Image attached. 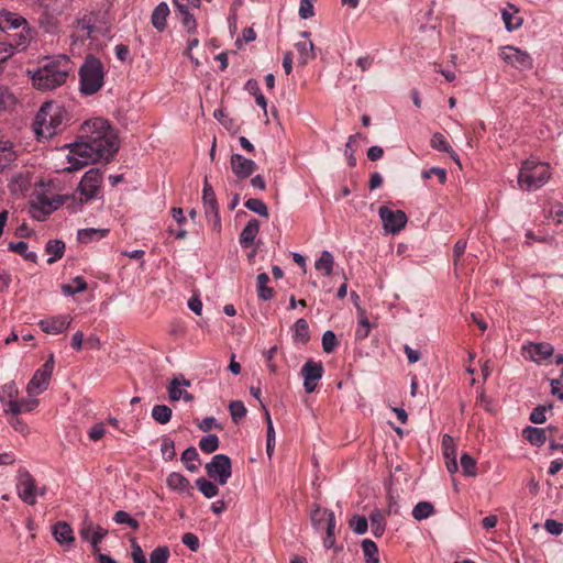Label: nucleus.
<instances>
[{
	"mask_svg": "<svg viewBox=\"0 0 563 563\" xmlns=\"http://www.w3.org/2000/svg\"><path fill=\"white\" fill-rule=\"evenodd\" d=\"M68 120V113L63 106L45 102L35 117L33 131L37 139L48 140L64 131Z\"/></svg>",
	"mask_w": 563,
	"mask_h": 563,
	"instance_id": "nucleus-2",
	"label": "nucleus"
},
{
	"mask_svg": "<svg viewBox=\"0 0 563 563\" xmlns=\"http://www.w3.org/2000/svg\"><path fill=\"white\" fill-rule=\"evenodd\" d=\"M202 200H203V206L218 203L214 190H213L212 186L208 183L207 178L205 179V183H203Z\"/></svg>",
	"mask_w": 563,
	"mask_h": 563,
	"instance_id": "nucleus-64",
	"label": "nucleus"
},
{
	"mask_svg": "<svg viewBox=\"0 0 563 563\" xmlns=\"http://www.w3.org/2000/svg\"><path fill=\"white\" fill-rule=\"evenodd\" d=\"M197 461H199V454L195 446H189L183 452L181 462L189 472L195 473L198 471V465L195 464Z\"/></svg>",
	"mask_w": 563,
	"mask_h": 563,
	"instance_id": "nucleus-37",
	"label": "nucleus"
},
{
	"mask_svg": "<svg viewBox=\"0 0 563 563\" xmlns=\"http://www.w3.org/2000/svg\"><path fill=\"white\" fill-rule=\"evenodd\" d=\"M86 289H87V283L80 276L75 277L73 279L71 284L64 285L62 287L63 292L65 295H68V296H71V295H75V294H78V292H82Z\"/></svg>",
	"mask_w": 563,
	"mask_h": 563,
	"instance_id": "nucleus-50",
	"label": "nucleus"
},
{
	"mask_svg": "<svg viewBox=\"0 0 563 563\" xmlns=\"http://www.w3.org/2000/svg\"><path fill=\"white\" fill-rule=\"evenodd\" d=\"M32 40V30L29 25H24L21 27L19 32L14 31L12 33H8L5 38L2 40L3 43H9L12 47V55L16 51H23L27 47Z\"/></svg>",
	"mask_w": 563,
	"mask_h": 563,
	"instance_id": "nucleus-16",
	"label": "nucleus"
},
{
	"mask_svg": "<svg viewBox=\"0 0 563 563\" xmlns=\"http://www.w3.org/2000/svg\"><path fill=\"white\" fill-rule=\"evenodd\" d=\"M338 345V340L333 331L328 330L322 335V347L325 353H331Z\"/></svg>",
	"mask_w": 563,
	"mask_h": 563,
	"instance_id": "nucleus-59",
	"label": "nucleus"
},
{
	"mask_svg": "<svg viewBox=\"0 0 563 563\" xmlns=\"http://www.w3.org/2000/svg\"><path fill=\"white\" fill-rule=\"evenodd\" d=\"M372 532L375 537H382L385 531V523L379 511H374L369 516Z\"/></svg>",
	"mask_w": 563,
	"mask_h": 563,
	"instance_id": "nucleus-53",
	"label": "nucleus"
},
{
	"mask_svg": "<svg viewBox=\"0 0 563 563\" xmlns=\"http://www.w3.org/2000/svg\"><path fill=\"white\" fill-rule=\"evenodd\" d=\"M119 150V141L108 121L95 118L81 126L79 141L69 145V166L64 170L76 172L90 163L109 161Z\"/></svg>",
	"mask_w": 563,
	"mask_h": 563,
	"instance_id": "nucleus-1",
	"label": "nucleus"
},
{
	"mask_svg": "<svg viewBox=\"0 0 563 563\" xmlns=\"http://www.w3.org/2000/svg\"><path fill=\"white\" fill-rule=\"evenodd\" d=\"M310 519L313 528L317 531L328 529V527H335V517L333 511L316 506L310 514Z\"/></svg>",
	"mask_w": 563,
	"mask_h": 563,
	"instance_id": "nucleus-20",
	"label": "nucleus"
},
{
	"mask_svg": "<svg viewBox=\"0 0 563 563\" xmlns=\"http://www.w3.org/2000/svg\"><path fill=\"white\" fill-rule=\"evenodd\" d=\"M550 166L543 162L527 159L518 174V185L522 190H538L550 179Z\"/></svg>",
	"mask_w": 563,
	"mask_h": 563,
	"instance_id": "nucleus-5",
	"label": "nucleus"
},
{
	"mask_svg": "<svg viewBox=\"0 0 563 563\" xmlns=\"http://www.w3.org/2000/svg\"><path fill=\"white\" fill-rule=\"evenodd\" d=\"M262 408L265 412V420L267 422V432H266V452L268 456H272L274 446H275V430L273 427L271 413L265 405H262Z\"/></svg>",
	"mask_w": 563,
	"mask_h": 563,
	"instance_id": "nucleus-38",
	"label": "nucleus"
},
{
	"mask_svg": "<svg viewBox=\"0 0 563 563\" xmlns=\"http://www.w3.org/2000/svg\"><path fill=\"white\" fill-rule=\"evenodd\" d=\"M169 549L166 545L157 547L150 554V563H166L169 558Z\"/></svg>",
	"mask_w": 563,
	"mask_h": 563,
	"instance_id": "nucleus-58",
	"label": "nucleus"
},
{
	"mask_svg": "<svg viewBox=\"0 0 563 563\" xmlns=\"http://www.w3.org/2000/svg\"><path fill=\"white\" fill-rule=\"evenodd\" d=\"M18 387L14 382H9L0 386V402L4 406V412L11 413L12 404L18 402Z\"/></svg>",
	"mask_w": 563,
	"mask_h": 563,
	"instance_id": "nucleus-24",
	"label": "nucleus"
},
{
	"mask_svg": "<svg viewBox=\"0 0 563 563\" xmlns=\"http://www.w3.org/2000/svg\"><path fill=\"white\" fill-rule=\"evenodd\" d=\"M54 355L51 354L46 362L35 371L33 377L27 383L26 391L29 396H36L47 389L54 371Z\"/></svg>",
	"mask_w": 563,
	"mask_h": 563,
	"instance_id": "nucleus-7",
	"label": "nucleus"
},
{
	"mask_svg": "<svg viewBox=\"0 0 563 563\" xmlns=\"http://www.w3.org/2000/svg\"><path fill=\"white\" fill-rule=\"evenodd\" d=\"M522 434L527 441L536 446H541L547 441L545 429L527 427L523 429Z\"/></svg>",
	"mask_w": 563,
	"mask_h": 563,
	"instance_id": "nucleus-31",
	"label": "nucleus"
},
{
	"mask_svg": "<svg viewBox=\"0 0 563 563\" xmlns=\"http://www.w3.org/2000/svg\"><path fill=\"white\" fill-rule=\"evenodd\" d=\"M269 282V276L266 273H261L257 275L256 285H257V294L262 300H269L274 296V290L267 287Z\"/></svg>",
	"mask_w": 563,
	"mask_h": 563,
	"instance_id": "nucleus-36",
	"label": "nucleus"
},
{
	"mask_svg": "<svg viewBox=\"0 0 563 563\" xmlns=\"http://www.w3.org/2000/svg\"><path fill=\"white\" fill-rule=\"evenodd\" d=\"M260 231V222L256 219L250 220L246 225L243 228L240 234V244L242 247H250L258 234Z\"/></svg>",
	"mask_w": 563,
	"mask_h": 563,
	"instance_id": "nucleus-26",
	"label": "nucleus"
},
{
	"mask_svg": "<svg viewBox=\"0 0 563 563\" xmlns=\"http://www.w3.org/2000/svg\"><path fill=\"white\" fill-rule=\"evenodd\" d=\"M443 455L445 459L446 468L450 473H455L459 470L456 462V446L451 435L444 434L442 439Z\"/></svg>",
	"mask_w": 563,
	"mask_h": 563,
	"instance_id": "nucleus-22",
	"label": "nucleus"
},
{
	"mask_svg": "<svg viewBox=\"0 0 563 563\" xmlns=\"http://www.w3.org/2000/svg\"><path fill=\"white\" fill-rule=\"evenodd\" d=\"M323 372L324 369L321 362L308 360L303 364L301 368V376L303 378V388L306 393L310 394L316 390L318 382L323 376Z\"/></svg>",
	"mask_w": 563,
	"mask_h": 563,
	"instance_id": "nucleus-14",
	"label": "nucleus"
},
{
	"mask_svg": "<svg viewBox=\"0 0 563 563\" xmlns=\"http://www.w3.org/2000/svg\"><path fill=\"white\" fill-rule=\"evenodd\" d=\"M207 474L220 485L228 483L232 474L231 460L225 454H216L206 465Z\"/></svg>",
	"mask_w": 563,
	"mask_h": 563,
	"instance_id": "nucleus-8",
	"label": "nucleus"
},
{
	"mask_svg": "<svg viewBox=\"0 0 563 563\" xmlns=\"http://www.w3.org/2000/svg\"><path fill=\"white\" fill-rule=\"evenodd\" d=\"M109 233L108 229H81L77 233V239L81 243H90L106 238Z\"/></svg>",
	"mask_w": 563,
	"mask_h": 563,
	"instance_id": "nucleus-30",
	"label": "nucleus"
},
{
	"mask_svg": "<svg viewBox=\"0 0 563 563\" xmlns=\"http://www.w3.org/2000/svg\"><path fill=\"white\" fill-rule=\"evenodd\" d=\"M103 78L102 63L93 56H88L79 69L80 91L86 96L96 93L102 88Z\"/></svg>",
	"mask_w": 563,
	"mask_h": 563,
	"instance_id": "nucleus-6",
	"label": "nucleus"
},
{
	"mask_svg": "<svg viewBox=\"0 0 563 563\" xmlns=\"http://www.w3.org/2000/svg\"><path fill=\"white\" fill-rule=\"evenodd\" d=\"M26 24V20L16 13L9 11L0 12V30L5 32L7 35L8 33H12Z\"/></svg>",
	"mask_w": 563,
	"mask_h": 563,
	"instance_id": "nucleus-21",
	"label": "nucleus"
},
{
	"mask_svg": "<svg viewBox=\"0 0 563 563\" xmlns=\"http://www.w3.org/2000/svg\"><path fill=\"white\" fill-rule=\"evenodd\" d=\"M113 520L118 525H126L133 530L139 529V522L134 518H132L126 511L119 510L114 514Z\"/></svg>",
	"mask_w": 563,
	"mask_h": 563,
	"instance_id": "nucleus-56",
	"label": "nucleus"
},
{
	"mask_svg": "<svg viewBox=\"0 0 563 563\" xmlns=\"http://www.w3.org/2000/svg\"><path fill=\"white\" fill-rule=\"evenodd\" d=\"M103 174L99 168L87 170L73 196L74 205L69 206L73 212L81 210L85 203L102 198Z\"/></svg>",
	"mask_w": 563,
	"mask_h": 563,
	"instance_id": "nucleus-4",
	"label": "nucleus"
},
{
	"mask_svg": "<svg viewBox=\"0 0 563 563\" xmlns=\"http://www.w3.org/2000/svg\"><path fill=\"white\" fill-rule=\"evenodd\" d=\"M15 159V153L12 144L0 141V172Z\"/></svg>",
	"mask_w": 563,
	"mask_h": 563,
	"instance_id": "nucleus-41",
	"label": "nucleus"
},
{
	"mask_svg": "<svg viewBox=\"0 0 563 563\" xmlns=\"http://www.w3.org/2000/svg\"><path fill=\"white\" fill-rule=\"evenodd\" d=\"M371 330L368 318L364 310L358 309V322L355 330V336L357 340H364L368 336Z\"/></svg>",
	"mask_w": 563,
	"mask_h": 563,
	"instance_id": "nucleus-42",
	"label": "nucleus"
},
{
	"mask_svg": "<svg viewBox=\"0 0 563 563\" xmlns=\"http://www.w3.org/2000/svg\"><path fill=\"white\" fill-rule=\"evenodd\" d=\"M229 411L232 420L238 423L246 415V408L241 400H233L229 404Z\"/></svg>",
	"mask_w": 563,
	"mask_h": 563,
	"instance_id": "nucleus-55",
	"label": "nucleus"
},
{
	"mask_svg": "<svg viewBox=\"0 0 563 563\" xmlns=\"http://www.w3.org/2000/svg\"><path fill=\"white\" fill-rule=\"evenodd\" d=\"M230 164L232 172L240 179L250 177L256 169V164L254 161L249 159L240 154H232Z\"/></svg>",
	"mask_w": 563,
	"mask_h": 563,
	"instance_id": "nucleus-18",
	"label": "nucleus"
},
{
	"mask_svg": "<svg viewBox=\"0 0 563 563\" xmlns=\"http://www.w3.org/2000/svg\"><path fill=\"white\" fill-rule=\"evenodd\" d=\"M53 536L59 544H71L75 540L73 529L66 522H58L53 528Z\"/></svg>",
	"mask_w": 563,
	"mask_h": 563,
	"instance_id": "nucleus-28",
	"label": "nucleus"
},
{
	"mask_svg": "<svg viewBox=\"0 0 563 563\" xmlns=\"http://www.w3.org/2000/svg\"><path fill=\"white\" fill-rule=\"evenodd\" d=\"M152 418L161 424L169 422L172 409L166 405H155L152 409Z\"/></svg>",
	"mask_w": 563,
	"mask_h": 563,
	"instance_id": "nucleus-44",
	"label": "nucleus"
},
{
	"mask_svg": "<svg viewBox=\"0 0 563 563\" xmlns=\"http://www.w3.org/2000/svg\"><path fill=\"white\" fill-rule=\"evenodd\" d=\"M71 323V318L67 314L47 317L38 321L41 330L47 334H59L65 332Z\"/></svg>",
	"mask_w": 563,
	"mask_h": 563,
	"instance_id": "nucleus-15",
	"label": "nucleus"
},
{
	"mask_svg": "<svg viewBox=\"0 0 563 563\" xmlns=\"http://www.w3.org/2000/svg\"><path fill=\"white\" fill-rule=\"evenodd\" d=\"M70 70V60L60 56L56 62H48L38 68L33 77V85L41 90H52L66 82Z\"/></svg>",
	"mask_w": 563,
	"mask_h": 563,
	"instance_id": "nucleus-3",
	"label": "nucleus"
},
{
	"mask_svg": "<svg viewBox=\"0 0 563 563\" xmlns=\"http://www.w3.org/2000/svg\"><path fill=\"white\" fill-rule=\"evenodd\" d=\"M205 207V213L209 221V223L212 225V229L214 231H219L221 228V220L219 216V206L218 203L207 205Z\"/></svg>",
	"mask_w": 563,
	"mask_h": 563,
	"instance_id": "nucleus-48",
	"label": "nucleus"
},
{
	"mask_svg": "<svg viewBox=\"0 0 563 563\" xmlns=\"http://www.w3.org/2000/svg\"><path fill=\"white\" fill-rule=\"evenodd\" d=\"M108 531L100 527L99 525L93 523L88 517L84 519L79 529L80 538L90 543L92 551L95 553L100 552L99 543L107 536Z\"/></svg>",
	"mask_w": 563,
	"mask_h": 563,
	"instance_id": "nucleus-12",
	"label": "nucleus"
},
{
	"mask_svg": "<svg viewBox=\"0 0 563 563\" xmlns=\"http://www.w3.org/2000/svg\"><path fill=\"white\" fill-rule=\"evenodd\" d=\"M15 104V98L8 87L0 86V111H4Z\"/></svg>",
	"mask_w": 563,
	"mask_h": 563,
	"instance_id": "nucleus-57",
	"label": "nucleus"
},
{
	"mask_svg": "<svg viewBox=\"0 0 563 563\" xmlns=\"http://www.w3.org/2000/svg\"><path fill=\"white\" fill-rule=\"evenodd\" d=\"M296 49L300 54L301 63L306 64L309 59L314 57L313 43L311 41H303L296 43Z\"/></svg>",
	"mask_w": 563,
	"mask_h": 563,
	"instance_id": "nucleus-52",
	"label": "nucleus"
},
{
	"mask_svg": "<svg viewBox=\"0 0 563 563\" xmlns=\"http://www.w3.org/2000/svg\"><path fill=\"white\" fill-rule=\"evenodd\" d=\"M244 206L246 209H249L262 217H265V218L268 217V209H267L266 205L261 199L250 198L249 200L245 201Z\"/></svg>",
	"mask_w": 563,
	"mask_h": 563,
	"instance_id": "nucleus-54",
	"label": "nucleus"
},
{
	"mask_svg": "<svg viewBox=\"0 0 563 563\" xmlns=\"http://www.w3.org/2000/svg\"><path fill=\"white\" fill-rule=\"evenodd\" d=\"M196 486L200 490V493L207 498H212L217 496L219 493L218 486L203 477H200L196 481Z\"/></svg>",
	"mask_w": 563,
	"mask_h": 563,
	"instance_id": "nucleus-46",
	"label": "nucleus"
},
{
	"mask_svg": "<svg viewBox=\"0 0 563 563\" xmlns=\"http://www.w3.org/2000/svg\"><path fill=\"white\" fill-rule=\"evenodd\" d=\"M334 257L329 251L321 252L320 257L314 263V268L330 276L333 272Z\"/></svg>",
	"mask_w": 563,
	"mask_h": 563,
	"instance_id": "nucleus-33",
	"label": "nucleus"
},
{
	"mask_svg": "<svg viewBox=\"0 0 563 563\" xmlns=\"http://www.w3.org/2000/svg\"><path fill=\"white\" fill-rule=\"evenodd\" d=\"M45 251L49 255L47 263L53 264L63 257L65 252V243L60 240H49L46 244Z\"/></svg>",
	"mask_w": 563,
	"mask_h": 563,
	"instance_id": "nucleus-32",
	"label": "nucleus"
},
{
	"mask_svg": "<svg viewBox=\"0 0 563 563\" xmlns=\"http://www.w3.org/2000/svg\"><path fill=\"white\" fill-rule=\"evenodd\" d=\"M16 490L19 497L29 505L36 503V495H44L45 493L44 489H36L34 478L25 470L19 471Z\"/></svg>",
	"mask_w": 563,
	"mask_h": 563,
	"instance_id": "nucleus-9",
	"label": "nucleus"
},
{
	"mask_svg": "<svg viewBox=\"0 0 563 563\" xmlns=\"http://www.w3.org/2000/svg\"><path fill=\"white\" fill-rule=\"evenodd\" d=\"M29 399L18 400V402L12 404V411L13 415H19L21 412H29L35 409L38 405V400L34 398V396H30Z\"/></svg>",
	"mask_w": 563,
	"mask_h": 563,
	"instance_id": "nucleus-43",
	"label": "nucleus"
},
{
	"mask_svg": "<svg viewBox=\"0 0 563 563\" xmlns=\"http://www.w3.org/2000/svg\"><path fill=\"white\" fill-rule=\"evenodd\" d=\"M8 247L11 252L23 256L27 261L35 262L37 258L36 253L27 251V244L23 241L10 242Z\"/></svg>",
	"mask_w": 563,
	"mask_h": 563,
	"instance_id": "nucleus-45",
	"label": "nucleus"
},
{
	"mask_svg": "<svg viewBox=\"0 0 563 563\" xmlns=\"http://www.w3.org/2000/svg\"><path fill=\"white\" fill-rule=\"evenodd\" d=\"M246 88L249 89V91L255 97V102L264 110V112L266 113V108H267V101H266V98L265 96L262 93L260 87H258V84L256 80L254 79H250L247 82H246Z\"/></svg>",
	"mask_w": 563,
	"mask_h": 563,
	"instance_id": "nucleus-49",
	"label": "nucleus"
},
{
	"mask_svg": "<svg viewBox=\"0 0 563 563\" xmlns=\"http://www.w3.org/2000/svg\"><path fill=\"white\" fill-rule=\"evenodd\" d=\"M309 339L310 334L308 322L300 318L294 324V340L298 343L305 344Z\"/></svg>",
	"mask_w": 563,
	"mask_h": 563,
	"instance_id": "nucleus-35",
	"label": "nucleus"
},
{
	"mask_svg": "<svg viewBox=\"0 0 563 563\" xmlns=\"http://www.w3.org/2000/svg\"><path fill=\"white\" fill-rule=\"evenodd\" d=\"M161 452L166 461H172L176 455L174 441L167 438L164 439L161 444Z\"/></svg>",
	"mask_w": 563,
	"mask_h": 563,
	"instance_id": "nucleus-61",
	"label": "nucleus"
},
{
	"mask_svg": "<svg viewBox=\"0 0 563 563\" xmlns=\"http://www.w3.org/2000/svg\"><path fill=\"white\" fill-rule=\"evenodd\" d=\"M173 4L176 8V14L180 19L184 27L189 33H195L197 30V22L194 15L190 13V1L173 0Z\"/></svg>",
	"mask_w": 563,
	"mask_h": 563,
	"instance_id": "nucleus-19",
	"label": "nucleus"
},
{
	"mask_svg": "<svg viewBox=\"0 0 563 563\" xmlns=\"http://www.w3.org/2000/svg\"><path fill=\"white\" fill-rule=\"evenodd\" d=\"M430 144L432 148L438 150L440 152L450 153L451 156L454 158L455 153L443 134L439 132L434 133L431 137Z\"/></svg>",
	"mask_w": 563,
	"mask_h": 563,
	"instance_id": "nucleus-47",
	"label": "nucleus"
},
{
	"mask_svg": "<svg viewBox=\"0 0 563 563\" xmlns=\"http://www.w3.org/2000/svg\"><path fill=\"white\" fill-rule=\"evenodd\" d=\"M554 349L549 343H529L523 346V356L540 363L553 355Z\"/></svg>",
	"mask_w": 563,
	"mask_h": 563,
	"instance_id": "nucleus-17",
	"label": "nucleus"
},
{
	"mask_svg": "<svg viewBox=\"0 0 563 563\" xmlns=\"http://www.w3.org/2000/svg\"><path fill=\"white\" fill-rule=\"evenodd\" d=\"M461 466H462V471L465 475H467V476L475 475V461L467 453L462 454Z\"/></svg>",
	"mask_w": 563,
	"mask_h": 563,
	"instance_id": "nucleus-62",
	"label": "nucleus"
},
{
	"mask_svg": "<svg viewBox=\"0 0 563 563\" xmlns=\"http://www.w3.org/2000/svg\"><path fill=\"white\" fill-rule=\"evenodd\" d=\"M434 514V507L430 501H419L412 509V517L418 520H424Z\"/></svg>",
	"mask_w": 563,
	"mask_h": 563,
	"instance_id": "nucleus-40",
	"label": "nucleus"
},
{
	"mask_svg": "<svg viewBox=\"0 0 563 563\" xmlns=\"http://www.w3.org/2000/svg\"><path fill=\"white\" fill-rule=\"evenodd\" d=\"M500 57L506 64L520 70L529 69L532 67L531 56L526 51H521L515 46L501 47Z\"/></svg>",
	"mask_w": 563,
	"mask_h": 563,
	"instance_id": "nucleus-13",
	"label": "nucleus"
},
{
	"mask_svg": "<svg viewBox=\"0 0 563 563\" xmlns=\"http://www.w3.org/2000/svg\"><path fill=\"white\" fill-rule=\"evenodd\" d=\"M500 13L507 31H515L522 25L523 19L515 4L508 3L507 7L500 10Z\"/></svg>",
	"mask_w": 563,
	"mask_h": 563,
	"instance_id": "nucleus-23",
	"label": "nucleus"
},
{
	"mask_svg": "<svg viewBox=\"0 0 563 563\" xmlns=\"http://www.w3.org/2000/svg\"><path fill=\"white\" fill-rule=\"evenodd\" d=\"M199 448L205 453H213L219 448V438L217 434L202 437L199 441Z\"/></svg>",
	"mask_w": 563,
	"mask_h": 563,
	"instance_id": "nucleus-51",
	"label": "nucleus"
},
{
	"mask_svg": "<svg viewBox=\"0 0 563 563\" xmlns=\"http://www.w3.org/2000/svg\"><path fill=\"white\" fill-rule=\"evenodd\" d=\"M190 385V382L185 379L184 377H175L168 387V395L170 400L176 401L181 399V396L185 391L184 387H188Z\"/></svg>",
	"mask_w": 563,
	"mask_h": 563,
	"instance_id": "nucleus-34",
	"label": "nucleus"
},
{
	"mask_svg": "<svg viewBox=\"0 0 563 563\" xmlns=\"http://www.w3.org/2000/svg\"><path fill=\"white\" fill-rule=\"evenodd\" d=\"M31 188V178L27 174H16L9 183V189L12 195H24Z\"/></svg>",
	"mask_w": 563,
	"mask_h": 563,
	"instance_id": "nucleus-27",
	"label": "nucleus"
},
{
	"mask_svg": "<svg viewBox=\"0 0 563 563\" xmlns=\"http://www.w3.org/2000/svg\"><path fill=\"white\" fill-rule=\"evenodd\" d=\"M166 483L170 489L179 493L189 492V489L191 488L189 479L177 472L170 473L167 476Z\"/></svg>",
	"mask_w": 563,
	"mask_h": 563,
	"instance_id": "nucleus-29",
	"label": "nucleus"
},
{
	"mask_svg": "<svg viewBox=\"0 0 563 563\" xmlns=\"http://www.w3.org/2000/svg\"><path fill=\"white\" fill-rule=\"evenodd\" d=\"M378 214L385 231L391 234L400 232L408 221V218L404 211L393 210L386 206H382L379 208Z\"/></svg>",
	"mask_w": 563,
	"mask_h": 563,
	"instance_id": "nucleus-11",
	"label": "nucleus"
},
{
	"mask_svg": "<svg viewBox=\"0 0 563 563\" xmlns=\"http://www.w3.org/2000/svg\"><path fill=\"white\" fill-rule=\"evenodd\" d=\"M432 176H437L440 184H444L446 180V170L440 167H432L421 173L423 179H430Z\"/></svg>",
	"mask_w": 563,
	"mask_h": 563,
	"instance_id": "nucleus-63",
	"label": "nucleus"
},
{
	"mask_svg": "<svg viewBox=\"0 0 563 563\" xmlns=\"http://www.w3.org/2000/svg\"><path fill=\"white\" fill-rule=\"evenodd\" d=\"M351 529L356 534H364L367 531L368 522L367 519L363 516H355L350 522Z\"/></svg>",
	"mask_w": 563,
	"mask_h": 563,
	"instance_id": "nucleus-60",
	"label": "nucleus"
},
{
	"mask_svg": "<svg viewBox=\"0 0 563 563\" xmlns=\"http://www.w3.org/2000/svg\"><path fill=\"white\" fill-rule=\"evenodd\" d=\"M169 15V8L166 2L158 3L152 12V25L158 31L163 32L166 29L167 18Z\"/></svg>",
	"mask_w": 563,
	"mask_h": 563,
	"instance_id": "nucleus-25",
	"label": "nucleus"
},
{
	"mask_svg": "<svg viewBox=\"0 0 563 563\" xmlns=\"http://www.w3.org/2000/svg\"><path fill=\"white\" fill-rule=\"evenodd\" d=\"M63 205L60 197L48 198L44 195H38L32 201L30 207V213L33 219L43 221L53 211L57 210Z\"/></svg>",
	"mask_w": 563,
	"mask_h": 563,
	"instance_id": "nucleus-10",
	"label": "nucleus"
},
{
	"mask_svg": "<svg viewBox=\"0 0 563 563\" xmlns=\"http://www.w3.org/2000/svg\"><path fill=\"white\" fill-rule=\"evenodd\" d=\"M362 550L364 553V559L366 563H378V548L376 543L369 539H365L362 541Z\"/></svg>",
	"mask_w": 563,
	"mask_h": 563,
	"instance_id": "nucleus-39",
	"label": "nucleus"
}]
</instances>
